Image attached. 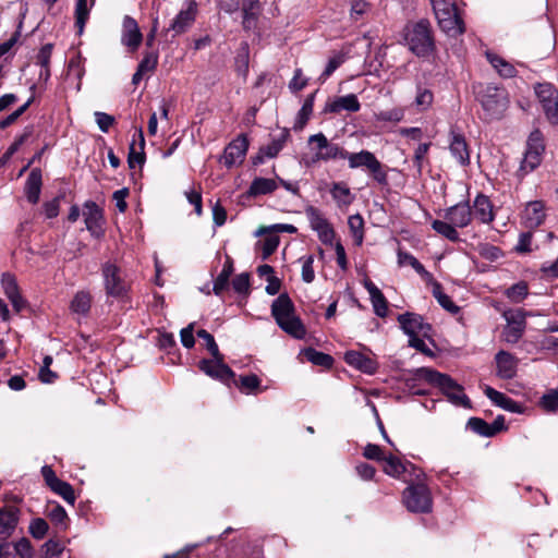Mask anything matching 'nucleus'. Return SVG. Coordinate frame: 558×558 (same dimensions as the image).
<instances>
[{
  "label": "nucleus",
  "instance_id": "f257e3e1",
  "mask_svg": "<svg viewBox=\"0 0 558 558\" xmlns=\"http://www.w3.org/2000/svg\"><path fill=\"white\" fill-rule=\"evenodd\" d=\"M271 315L278 326L288 335L302 339L306 330L301 319L295 315L292 300L287 293L280 294L271 304Z\"/></svg>",
  "mask_w": 558,
  "mask_h": 558
},
{
  "label": "nucleus",
  "instance_id": "f03ea898",
  "mask_svg": "<svg viewBox=\"0 0 558 558\" xmlns=\"http://www.w3.org/2000/svg\"><path fill=\"white\" fill-rule=\"evenodd\" d=\"M403 38L409 50L416 57H427L435 48L430 23L425 19L408 23L403 29Z\"/></svg>",
  "mask_w": 558,
  "mask_h": 558
},
{
  "label": "nucleus",
  "instance_id": "7ed1b4c3",
  "mask_svg": "<svg viewBox=\"0 0 558 558\" xmlns=\"http://www.w3.org/2000/svg\"><path fill=\"white\" fill-rule=\"evenodd\" d=\"M476 99L482 106L486 121L501 119L509 105L506 90L492 84L481 85L476 92Z\"/></svg>",
  "mask_w": 558,
  "mask_h": 558
},
{
  "label": "nucleus",
  "instance_id": "20e7f679",
  "mask_svg": "<svg viewBox=\"0 0 558 558\" xmlns=\"http://www.w3.org/2000/svg\"><path fill=\"white\" fill-rule=\"evenodd\" d=\"M345 159L350 169L366 170L377 183L385 185L388 183L385 166L369 150H361L357 153H347Z\"/></svg>",
  "mask_w": 558,
  "mask_h": 558
},
{
  "label": "nucleus",
  "instance_id": "39448f33",
  "mask_svg": "<svg viewBox=\"0 0 558 558\" xmlns=\"http://www.w3.org/2000/svg\"><path fill=\"white\" fill-rule=\"evenodd\" d=\"M101 275L106 295L114 299H124L130 290V284L124 278L122 269L110 262L102 264Z\"/></svg>",
  "mask_w": 558,
  "mask_h": 558
},
{
  "label": "nucleus",
  "instance_id": "423d86ee",
  "mask_svg": "<svg viewBox=\"0 0 558 558\" xmlns=\"http://www.w3.org/2000/svg\"><path fill=\"white\" fill-rule=\"evenodd\" d=\"M545 151L544 136L539 130L530 133L526 148L519 168L521 177L534 171L542 162Z\"/></svg>",
  "mask_w": 558,
  "mask_h": 558
},
{
  "label": "nucleus",
  "instance_id": "0eeeda50",
  "mask_svg": "<svg viewBox=\"0 0 558 558\" xmlns=\"http://www.w3.org/2000/svg\"><path fill=\"white\" fill-rule=\"evenodd\" d=\"M403 504L414 513H428L433 508V498L429 488L425 484L408 486L403 492Z\"/></svg>",
  "mask_w": 558,
  "mask_h": 558
},
{
  "label": "nucleus",
  "instance_id": "6e6552de",
  "mask_svg": "<svg viewBox=\"0 0 558 558\" xmlns=\"http://www.w3.org/2000/svg\"><path fill=\"white\" fill-rule=\"evenodd\" d=\"M198 367L207 376L226 384L234 377L233 371L225 363L221 353L218 356H213V359H203L199 361Z\"/></svg>",
  "mask_w": 558,
  "mask_h": 558
},
{
  "label": "nucleus",
  "instance_id": "1a4fd4ad",
  "mask_svg": "<svg viewBox=\"0 0 558 558\" xmlns=\"http://www.w3.org/2000/svg\"><path fill=\"white\" fill-rule=\"evenodd\" d=\"M305 215L311 228L317 232L319 240L324 244H331L335 238V231L322 211L314 206H307L305 208Z\"/></svg>",
  "mask_w": 558,
  "mask_h": 558
},
{
  "label": "nucleus",
  "instance_id": "9d476101",
  "mask_svg": "<svg viewBox=\"0 0 558 558\" xmlns=\"http://www.w3.org/2000/svg\"><path fill=\"white\" fill-rule=\"evenodd\" d=\"M547 217V208L543 201L526 203L522 214L521 223L527 229H536L542 226Z\"/></svg>",
  "mask_w": 558,
  "mask_h": 558
},
{
  "label": "nucleus",
  "instance_id": "9b49d317",
  "mask_svg": "<svg viewBox=\"0 0 558 558\" xmlns=\"http://www.w3.org/2000/svg\"><path fill=\"white\" fill-rule=\"evenodd\" d=\"M442 393L448 398V400L457 405L465 409H471V400L463 392V387L459 385L454 379H452L449 375H446V380L439 381L437 386Z\"/></svg>",
  "mask_w": 558,
  "mask_h": 558
},
{
  "label": "nucleus",
  "instance_id": "f8f14e48",
  "mask_svg": "<svg viewBox=\"0 0 558 558\" xmlns=\"http://www.w3.org/2000/svg\"><path fill=\"white\" fill-rule=\"evenodd\" d=\"M436 19L440 29L450 37H457L465 31L464 23L458 13L457 7L450 9V11L436 14Z\"/></svg>",
  "mask_w": 558,
  "mask_h": 558
},
{
  "label": "nucleus",
  "instance_id": "ddd939ff",
  "mask_svg": "<svg viewBox=\"0 0 558 558\" xmlns=\"http://www.w3.org/2000/svg\"><path fill=\"white\" fill-rule=\"evenodd\" d=\"M248 148V141L245 135H239L226 148L222 161L226 167L231 168L236 163H242Z\"/></svg>",
  "mask_w": 558,
  "mask_h": 558
},
{
  "label": "nucleus",
  "instance_id": "4468645a",
  "mask_svg": "<svg viewBox=\"0 0 558 558\" xmlns=\"http://www.w3.org/2000/svg\"><path fill=\"white\" fill-rule=\"evenodd\" d=\"M398 322L409 337L422 335L427 336L430 331V325L424 323L423 317L415 313H404L398 316Z\"/></svg>",
  "mask_w": 558,
  "mask_h": 558
},
{
  "label": "nucleus",
  "instance_id": "2eb2a0df",
  "mask_svg": "<svg viewBox=\"0 0 558 558\" xmlns=\"http://www.w3.org/2000/svg\"><path fill=\"white\" fill-rule=\"evenodd\" d=\"M449 137L450 154L461 166H468L470 163V151L464 135L456 129H451Z\"/></svg>",
  "mask_w": 558,
  "mask_h": 558
},
{
  "label": "nucleus",
  "instance_id": "dca6fc26",
  "mask_svg": "<svg viewBox=\"0 0 558 558\" xmlns=\"http://www.w3.org/2000/svg\"><path fill=\"white\" fill-rule=\"evenodd\" d=\"M444 218L456 228H465L472 221V209L468 202L456 204L445 210Z\"/></svg>",
  "mask_w": 558,
  "mask_h": 558
},
{
  "label": "nucleus",
  "instance_id": "f3484780",
  "mask_svg": "<svg viewBox=\"0 0 558 558\" xmlns=\"http://www.w3.org/2000/svg\"><path fill=\"white\" fill-rule=\"evenodd\" d=\"M497 376L501 379H512L517 375L519 360L507 351H499L495 355Z\"/></svg>",
  "mask_w": 558,
  "mask_h": 558
},
{
  "label": "nucleus",
  "instance_id": "a211bd4d",
  "mask_svg": "<svg viewBox=\"0 0 558 558\" xmlns=\"http://www.w3.org/2000/svg\"><path fill=\"white\" fill-rule=\"evenodd\" d=\"M142 39L143 36L137 22L133 17L125 15L123 19V31L121 37L122 44L131 51H135L140 47Z\"/></svg>",
  "mask_w": 558,
  "mask_h": 558
},
{
  "label": "nucleus",
  "instance_id": "6ab92c4d",
  "mask_svg": "<svg viewBox=\"0 0 558 558\" xmlns=\"http://www.w3.org/2000/svg\"><path fill=\"white\" fill-rule=\"evenodd\" d=\"M361 104L355 94L336 97L326 102L324 112L340 113L341 111L357 112Z\"/></svg>",
  "mask_w": 558,
  "mask_h": 558
},
{
  "label": "nucleus",
  "instance_id": "aec40b11",
  "mask_svg": "<svg viewBox=\"0 0 558 558\" xmlns=\"http://www.w3.org/2000/svg\"><path fill=\"white\" fill-rule=\"evenodd\" d=\"M197 5L195 1H189L186 9L181 10L172 21L169 29L175 34L184 33L195 21Z\"/></svg>",
  "mask_w": 558,
  "mask_h": 558
},
{
  "label": "nucleus",
  "instance_id": "412c9836",
  "mask_svg": "<svg viewBox=\"0 0 558 558\" xmlns=\"http://www.w3.org/2000/svg\"><path fill=\"white\" fill-rule=\"evenodd\" d=\"M19 523V509L4 507L0 509V541H7Z\"/></svg>",
  "mask_w": 558,
  "mask_h": 558
},
{
  "label": "nucleus",
  "instance_id": "4be33fe9",
  "mask_svg": "<svg viewBox=\"0 0 558 558\" xmlns=\"http://www.w3.org/2000/svg\"><path fill=\"white\" fill-rule=\"evenodd\" d=\"M1 284L3 288L4 294L10 300L14 310L16 312H20L24 307L25 302H24L22 295L20 294L19 287H17L14 276L9 272L2 274Z\"/></svg>",
  "mask_w": 558,
  "mask_h": 558
},
{
  "label": "nucleus",
  "instance_id": "5701e85b",
  "mask_svg": "<svg viewBox=\"0 0 558 558\" xmlns=\"http://www.w3.org/2000/svg\"><path fill=\"white\" fill-rule=\"evenodd\" d=\"M484 393L494 404L506 411L511 413H521L523 411V407L520 403L489 386L485 387Z\"/></svg>",
  "mask_w": 558,
  "mask_h": 558
},
{
  "label": "nucleus",
  "instance_id": "b1692460",
  "mask_svg": "<svg viewBox=\"0 0 558 558\" xmlns=\"http://www.w3.org/2000/svg\"><path fill=\"white\" fill-rule=\"evenodd\" d=\"M363 284L369 294L374 313L381 318L386 317L388 314V302L383 292L369 279H365Z\"/></svg>",
  "mask_w": 558,
  "mask_h": 558
},
{
  "label": "nucleus",
  "instance_id": "393cba45",
  "mask_svg": "<svg viewBox=\"0 0 558 558\" xmlns=\"http://www.w3.org/2000/svg\"><path fill=\"white\" fill-rule=\"evenodd\" d=\"M83 216L86 229L92 234H97L102 223V210L100 207L95 202L88 201L84 204Z\"/></svg>",
  "mask_w": 558,
  "mask_h": 558
},
{
  "label": "nucleus",
  "instance_id": "a878e982",
  "mask_svg": "<svg viewBox=\"0 0 558 558\" xmlns=\"http://www.w3.org/2000/svg\"><path fill=\"white\" fill-rule=\"evenodd\" d=\"M344 361L352 367L366 373H375L377 365L374 360L357 351H349L344 354Z\"/></svg>",
  "mask_w": 558,
  "mask_h": 558
},
{
  "label": "nucleus",
  "instance_id": "bb28decb",
  "mask_svg": "<svg viewBox=\"0 0 558 558\" xmlns=\"http://www.w3.org/2000/svg\"><path fill=\"white\" fill-rule=\"evenodd\" d=\"M41 184V170L39 168H34L28 174L24 187L26 198L29 203H38L40 197Z\"/></svg>",
  "mask_w": 558,
  "mask_h": 558
},
{
  "label": "nucleus",
  "instance_id": "cd10ccee",
  "mask_svg": "<svg viewBox=\"0 0 558 558\" xmlns=\"http://www.w3.org/2000/svg\"><path fill=\"white\" fill-rule=\"evenodd\" d=\"M472 215L483 223H489L494 219L493 205L486 195L478 194L474 199Z\"/></svg>",
  "mask_w": 558,
  "mask_h": 558
},
{
  "label": "nucleus",
  "instance_id": "c85d7f7f",
  "mask_svg": "<svg viewBox=\"0 0 558 558\" xmlns=\"http://www.w3.org/2000/svg\"><path fill=\"white\" fill-rule=\"evenodd\" d=\"M138 136V144L133 141L130 144V153L128 157V163L131 169L135 168L136 166L142 167L145 162V140L142 129H138L137 131Z\"/></svg>",
  "mask_w": 558,
  "mask_h": 558
},
{
  "label": "nucleus",
  "instance_id": "c756f323",
  "mask_svg": "<svg viewBox=\"0 0 558 558\" xmlns=\"http://www.w3.org/2000/svg\"><path fill=\"white\" fill-rule=\"evenodd\" d=\"M92 300L89 291H77L70 304L71 312L80 316H87L92 307Z\"/></svg>",
  "mask_w": 558,
  "mask_h": 558
},
{
  "label": "nucleus",
  "instance_id": "7c9ffc66",
  "mask_svg": "<svg viewBox=\"0 0 558 558\" xmlns=\"http://www.w3.org/2000/svg\"><path fill=\"white\" fill-rule=\"evenodd\" d=\"M278 184L274 179L267 178H255L246 194L248 197H256L259 195H266L272 193L277 189Z\"/></svg>",
  "mask_w": 558,
  "mask_h": 558
},
{
  "label": "nucleus",
  "instance_id": "2f4dec72",
  "mask_svg": "<svg viewBox=\"0 0 558 558\" xmlns=\"http://www.w3.org/2000/svg\"><path fill=\"white\" fill-rule=\"evenodd\" d=\"M486 58L500 76L511 78L517 75L515 68L498 54L486 52Z\"/></svg>",
  "mask_w": 558,
  "mask_h": 558
},
{
  "label": "nucleus",
  "instance_id": "473e14b6",
  "mask_svg": "<svg viewBox=\"0 0 558 558\" xmlns=\"http://www.w3.org/2000/svg\"><path fill=\"white\" fill-rule=\"evenodd\" d=\"M525 329L524 315L519 318L508 319V325L504 330L505 339L509 343H515L522 337Z\"/></svg>",
  "mask_w": 558,
  "mask_h": 558
},
{
  "label": "nucleus",
  "instance_id": "72a5a7b5",
  "mask_svg": "<svg viewBox=\"0 0 558 558\" xmlns=\"http://www.w3.org/2000/svg\"><path fill=\"white\" fill-rule=\"evenodd\" d=\"M243 27L245 29H252L256 25L259 1L258 0H243Z\"/></svg>",
  "mask_w": 558,
  "mask_h": 558
},
{
  "label": "nucleus",
  "instance_id": "f704fd0d",
  "mask_svg": "<svg viewBox=\"0 0 558 558\" xmlns=\"http://www.w3.org/2000/svg\"><path fill=\"white\" fill-rule=\"evenodd\" d=\"M330 194L339 207L349 206L354 201V195L343 182H336L330 189Z\"/></svg>",
  "mask_w": 558,
  "mask_h": 558
},
{
  "label": "nucleus",
  "instance_id": "c9c22d12",
  "mask_svg": "<svg viewBox=\"0 0 558 558\" xmlns=\"http://www.w3.org/2000/svg\"><path fill=\"white\" fill-rule=\"evenodd\" d=\"M315 95H316V92L308 95L306 97V99L304 100L301 109L299 110L294 125H293V129L295 131L302 130L306 125L307 121L310 120V117L313 112Z\"/></svg>",
  "mask_w": 558,
  "mask_h": 558
},
{
  "label": "nucleus",
  "instance_id": "e433bc0d",
  "mask_svg": "<svg viewBox=\"0 0 558 558\" xmlns=\"http://www.w3.org/2000/svg\"><path fill=\"white\" fill-rule=\"evenodd\" d=\"M412 380L426 381L437 387L439 381L446 380V374L439 373L428 367H421L413 372Z\"/></svg>",
  "mask_w": 558,
  "mask_h": 558
},
{
  "label": "nucleus",
  "instance_id": "4c0bfd02",
  "mask_svg": "<svg viewBox=\"0 0 558 558\" xmlns=\"http://www.w3.org/2000/svg\"><path fill=\"white\" fill-rule=\"evenodd\" d=\"M280 243V238L277 234L269 233L265 236L264 240H260L256 243V248L260 250V257L263 260L269 258L276 250L278 248Z\"/></svg>",
  "mask_w": 558,
  "mask_h": 558
},
{
  "label": "nucleus",
  "instance_id": "58836bf2",
  "mask_svg": "<svg viewBox=\"0 0 558 558\" xmlns=\"http://www.w3.org/2000/svg\"><path fill=\"white\" fill-rule=\"evenodd\" d=\"M432 228L438 234L442 235L447 240L451 242H457L460 240L459 232L457 228L448 220H434L432 222Z\"/></svg>",
  "mask_w": 558,
  "mask_h": 558
},
{
  "label": "nucleus",
  "instance_id": "ea45409f",
  "mask_svg": "<svg viewBox=\"0 0 558 558\" xmlns=\"http://www.w3.org/2000/svg\"><path fill=\"white\" fill-rule=\"evenodd\" d=\"M233 271L232 262L230 258L227 259L226 264L223 265L222 270L217 276V278L214 281V288L213 291L216 295H221L225 290H227L229 286V278Z\"/></svg>",
  "mask_w": 558,
  "mask_h": 558
},
{
  "label": "nucleus",
  "instance_id": "a19ab883",
  "mask_svg": "<svg viewBox=\"0 0 558 558\" xmlns=\"http://www.w3.org/2000/svg\"><path fill=\"white\" fill-rule=\"evenodd\" d=\"M92 0H76L75 4V26L81 35L89 16Z\"/></svg>",
  "mask_w": 558,
  "mask_h": 558
},
{
  "label": "nucleus",
  "instance_id": "79ce46f5",
  "mask_svg": "<svg viewBox=\"0 0 558 558\" xmlns=\"http://www.w3.org/2000/svg\"><path fill=\"white\" fill-rule=\"evenodd\" d=\"M347 150L337 144L328 143L323 151H317L315 160L329 161L331 159H345Z\"/></svg>",
  "mask_w": 558,
  "mask_h": 558
},
{
  "label": "nucleus",
  "instance_id": "37998d69",
  "mask_svg": "<svg viewBox=\"0 0 558 558\" xmlns=\"http://www.w3.org/2000/svg\"><path fill=\"white\" fill-rule=\"evenodd\" d=\"M433 295L439 303V305L451 314H458L460 307L450 299L449 295L444 293L442 287L440 283H435L433 289Z\"/></svg>",
  "mask_w": 558,
  "mask_h": 558
},
{
  "label": "nucleus",
  "instance_id": "c03bdc74",
  "mask_svg": "<svg viewBox=\"0 0 558 558\" xmlns=\"http://www.w3.org/2000/svg\"><path fill=\"white\" fill-rule=\"evenodd\" d=\"M383 462L384 472L392 477H400L407 470L401 460L392 454L386 456Z\"/></svg>",
  "mask_w": 558,
  "mask_h": 558
},
{
  "label": "nucleus",
  "instance_id": "a18cd8bd",
  "mask_svg": "<svg viewBox=\"0 0 558 558\" xmlns=\"http://www.w3.org/2000/svg\"><path fill=\"white\" fill-rule=\"evenodd\" d=\"M47 515L53 524L60 525L63 529L66 527L68 513L58 502H51L47 506Z\"/></svg>",
  "mask_w": 558,
  "mask_h": 558
},
{
  "label": "nucleus",
  "instance_id": "49530a36",
  "mask_svg": "<svg viewBox=\"0 0 558 558\" xmlns=\"http://www.w3.org/2000/svg\"><path fill=\"white\" fill-rule=\"evenodd\" d=\"M303 354L306 357V360L313 363L314 365L329 368L333 364V359L331 355L319 352L313 348L305 349Z\"/></svg>",
  "mask_w": 558,
  "mask_h": 558
},
{
  "label": "nucleus",
  "instance_id": "de8ad7c7",
  "mask_svg": "<svg viewBox=\"0 0 558 558\" xmlns=\"http://www.w3.org/2000/svg\"><path fill=\"white\" fill-rule=\"evenodd\" d=\"M50 488L56 494L60 495L68 504L74 505L75 494L71 484L59 480Z\"/></svg>",
  "mask_w": 558,
  "mask_h": 558
},
{
  "label": "nucleus",
  "instance_id": "09e8293b",
  "mask_svg": "<svg viewBox=\"0 0 558 558\" xmlns=\"http://www.w3.org/2000/svg\"><path fill=\"white\" fill-rule=\"evenodd\" d=\"M349 228L354 236L355 243L361 245L364 238V220L360 214L351 215L348 219Z\"/></svg>",
  "mask_w": 558,
  "mask_h": 558
},
{
  "label": "nucleus",
  "instance_id": "8fccbe9b",
  "mask_svg": "<svg viewBox=\"0 0 558 558\" xmlns=\"http://www.w3.org/2000/svg\"><path fill=\"white\" fill-rule=\"evenodd\" d=\"M535 94L537 98L539 99L542 107L549 102L550 100L558 97V92L554 88L551 84H537L535 86Z\"/></svg>",
  "mask_w": 558,
  "mask_h": 558
},
{
  "label": "nucleus",
  "instance_id": "3c124183",
  "mask_svg": "<svg viewBox=\"0 0 558 558\" xmlns=\"http://www.w3.org/2000/svg\"><path fill=\"white\" fill-rule=\"evenodd\" d=\"M468 428H470L475 434L483 437H493L494 432H490L489 424L480 417H471L466 424Z\"/></svg>",
  "mask_w": 558,
  "mask_h": 558
},
{
  "label": "nucleus",
  "instance_id": "603ef678",
  "mask_svg": "<svg viewBox=\"0 0 558 558\" xmlns=\"http://www.w3.org/2000/svg\"><path fill=\"white\" fill-rule=\"evenodd\" d=\"M527 293H529V289H527V284L525 282L515 283V284L511 286L506 292L507 296L512 302H515V303H519L522 300H524L526 298Z\"/></svg>",
  "mask_w": 558,
  "mask_h": 558
},
{
  "label": "nucleus",
  "instance_id": "864d4df0",
  "mask_svg": "<svg viewBox=\"0 0 558 558\" xmlns=\"http://www.w3.org/2000/svg\"><path fill=\"white\" fill-rule=\"evenodd\" d=\"M48 523L41 518H36L31 521L29 533L36 539L44 538L48 532Z\"/></svg>",
  "mask_w": 558,
  "mask_h": 558
},
{
  "label": "nucleus",
  "instance_id": "5fc2aeb1",
  "mask_svg": "<svg viewBox=\"0 0 558 558\" xmlns=\"http://www.w3.org/2000/svg\"><path fill=\"white\" fill-rule=\"evenodd\" d=\"M433 100H434V95L429 89L423 88V87L417 88V93H416V97H415V105L421 110H426L427 108H429L433 104Z\"/></svg>",
  "mask_w": 558,
  "mask_h": 558
},
{
  "label": "nucleus",
  "instance_id": "6e6d98bb",
  "mask_svg": "<svg viewBox=\"0 0 558 558\" xmlns=\"http://www.w3.org/2000/svg\"><path fill=\"white\" fill-rule=\"evenodd\" d=\"M302 260V280L306 283H311L315 279V272L313 268L314 256L307 255L301 258Z\"/></svg>",
  "mask_w": 558,
  "mask_h": 558
},
{
  "label": "nucleus",
  "instance_id": "4d7b16f0",
  "mask_svg": "<svg viewBox=\"0 0 558 558\" xmlns=\"http://www.w3.org/2000/svg\"><path fill=\"white\" fill-rule=\"evenodd\" d=\"M14 556L19 555L21 558H33V547L28 538L22 537L14 545H12Z\"/></svg>",
  "mask_w": 558,
  "mask_h": 558
},
{
  "label": "nucleus",
  "instance_id": "13d9d810",
  "mask_svg": "<svg viewBox=\"0 0 558 558\" xmlns=\"http://www.w3.org/2000/svg\"><path fill=\"white\" fill-rule=\"evenodd\" d=\"M404 111L401 108H392L389 110H383L377 113L376 118L378 121L384 122H399L403 119Z\"/></svg>",
  "mask_w": 558,
  "mask_h": 558
},
{
  "label": "nucleus",
  "instance_id": "bf43d9fd",
  "mask_svg": "<svg viewBox=\"0 0 558 558\" xmlns=\"http://www.w3.org/2000/svg\"><path fill=\"white\" fill-rule=\"evenodd\" d=\"M198 338L203 339L206 342V348L211 356H218L220 351L218 344L215 341V338L211 333H209L205 329H199L196 331Z\"/></svg>",
  "mask_w": 558,
  "mask_h": 558
},
{
  "label": "nucleus",
  "instance_id": "052dcab7",
  "mask_svg": "<svg viewBox=\"0 0 558 558\" xmlns=\"http://www.w3.org/2000/svg\"><path fill=\"white\" fill-rule=\"evenodd\" d=\"M232 288L240 294L247 293L250 290V275L247 272H242L235 276L232 280Z\"/></svg>",
  "mask_w": 558,
  "mask_h": 558
},
{
  "label": "nucleus",
  "instance_id": "680f3d73",
  "mask_svg": "<svg viewBox=\"0 0 558 558\" xmlns=\"http://www.w3.org/2000/svg\"><path fill=\"white\" fill-rule=\"evenodd\" d=\"M158 63V56L154 52L146 53L142 61L138 63L137 70L146 74L153 72Z\"/></svg>",
  "mask_w": 558,
  "mask_h": 558
},
{
  "label": "nucleus",
  "instance_id": "e2e57ef3",
  "mask_svg": "<svg viewBox=\"0 0 558 558\" xmlns=\"http://www.w3.org/2000/svg\"><path fill=\"white\" fill-rule=\"evenodd\" d=\"M194 329H195V323H190L186 327L181 329L180 331V338L182 345L186 349H192L195 344L194 339Z\"/></svg>",
  "mask_w": 558,
  "mask_h": 558
},
{
  "label": "nucleus",
  "instance_id": "0e129e2a",
  "mask_svg": "<svg viewBox=\"0 0 558 558\" xmlns=\"http://www.w3.org/2000/svg\"><path fill=\"white\" fill-rule=\"evenodd\" d=\"M398 264L400 266L410 265L416 272L423 267V264L412 254L399 251Z\"/></svg>",
  "mask_w": 558,
  "mask_h": 558
},
{
  "label": "nucleus",
  "instance_id": "69168bd1",
  "mask_svg": "<svg viewBox=\"0 0 558 558\" xmlns=\"http://www.w3.org/2000/svg\"><path fill=\"white\" fill-rule=\"evenodd\" d=\"M62 551L63 546L54 539H49L41 546V553L45 558L58 556Z\"/></svg>",
  "mask_w": 558,
  "mask_h": 558
},
{
  "label": "nucleus",
  "instance_id": "338daca9",
  "mask_svg": "<svg viewBox=\"0 0 558 558\" xmlns=\"http://www.w3.org/2000/svg\"><path fill=\"white\" fill-rule=\"evenodd\" d=\"M369 10V4L364 0L353 1L351 4L350 15L354 21H359Z\"/></svg>",
  "mask_w": 558,
  "mask_h": 558
},
{
  "label": "nucleus",
  "instance_id": "774afa93",
  "mask_svg": "<svg viewBox=\"0 0 558 558\" xmlns=\"http://www.w3.org/2000/svg\"><path fill=\"white\" fill-rule=\"evenodd\" d=\"M543 110L553 123H558V96L543 106Z\"/></svg>",
  "mask_w": 558,
  "mask_h": 558
}]
</instances>
